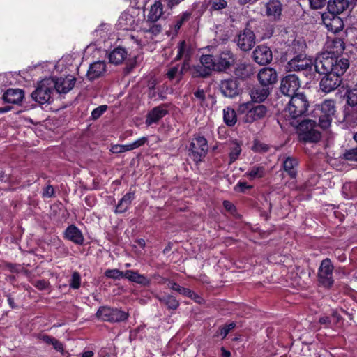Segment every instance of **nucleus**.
Masks as SVG:
<instances>
[{
    "instance_id": "nucleus-1",
    "label": "nucleus",
    "mask_w": 357,
    "mask_h": 357,
    "mask_svg": "<svg viewBox=\"0 0 357 357\" xmlns=\"http://www.w3.org/2000/svg\"><path fill=\"white\" fill-rule=\"evenodd\" d=\"M349 65V61L347 58L333 57L323 54L316 59L314 69L317 73L330 72L342 77Z\"/></svg>"
},
{
    "instance_id": "nucleus-2",
    "label": "nucleus",
    "mask_w": 357,
    "mask_h": 357,
    "mask_svg": "<svg viewBox=\"0 0 357 357\" xmlns=\"http://www.w3.org/2000/svg\"><path fill=\"white\" fill-rule=\"evenodd\" d=\"M335 113V103L333 100H325L320 105H317L310 112V116L318 124V126L325 130L331 126L333 116Z\"/></svg>"
},
{
    "instance_id": "nucleus-3",
    "label": "nucleus",
    "mask_w": 357,
    "mask_h": 357,
    "mask_svg": "<svg viewBox=\"0 0 357 357\" xmlns=\"http://www.w3.org/2000/svg\"><path fill=\"white\" fill-rule=\"evenodd\" d=\"M286 65L288 72H301L309 80L314 79L315 73L313 71L312 60L307 54H301L297 57L289 58Z\"/></svg>"
},
{
    "instance_id": "nucleus-4",
    "label": "nucleus",
    "mask_w": 357,
    "mask_h": 357,
    "mask_svg": "<svg viewBox=\"0 0 357 357\" xmlns=\"http://www.w3.org/2000/svg\"><path fill=\"white\" fill-rule=\"evenodd\" d=\"M310 106L309 100L303 93L291 96L288 107L285 109V116L296 119L304 115Z\"/></svg>"
},
{
    "instance_id": "nucleus-5",
    "label": "nucleus",
    "mask_w": 357,
    "mask_h": 357,
    "mask_svg": "<svg viewBox=\"0 0 357 357\" xmlns=\"http://www.w3.org/2000/svg\"><path fill=\"white\" fill-rule=\"evenodd\" d=\"M318 126L312 118L301 121L298 126V133L301 141L316 143L321 139V133L315 128Z\"/></svg>"
},
{
    "instance_id": "nucleus-6",
    "label": "nucleus",
    "mask_w": 357,
    "mask_h": 357,
    "mask_svg": "<svg viewBox=\"0 0 357 357\" xmlns=\"http://www.w3.org/2000/svg\"><path fill=\"white\" fill-rule=\"evenodd\" d=\"M54 79L50 78L43 79L31 93V98L41 105L49 102L54 91Z\"/></svg>"
},
{
    "instance_id": "nucleus-7",
    "label": "nucleus",
    "mask_w": 357,
    "mask_h": 357,
    "mask_svg": "<svg viewBox=\"0 0 357 357\" xmlns=\"http://www.w3.org/2000/svg\"><path fill=\"white\" fill-rule=\"evenodd\" d=\"M208 146L207 140L202 136H195L189 146V155L195 162H201L206 155Z\"/></svg>"
},
{
    "instance_id": "nucleus-8",
    "label": "nucleus",
    "mask_w": 357,
    "mask_h": 357,
    "mask_svg": "<svg viewBox=\"0 0 357 357\" xmlns=\"http://www.w3.org/2000/svg\"><path fill=\"white\" fill-rule=\"evenodd\" d=\"M334 266L329 258L323 259L318 268L317 278L319 284L326 288H330L334 283Z\"/></svg>"
},
{
    "instance_id": "nucleus-9",
    "label": "nucleus",
    "mask_w": 357,
    "mask_h": 357,
    "mask_svg": "<svg viewBox=\"0 0 357 357\" xmlns=\"http://www.w3.org/2000/svg\"><path fill=\"white\" fill-rule=\"evenodd\" d=\"M97 317L109 322H120L126 321L128 317V313L118 308L100 307L96 313Z\"/></svg>"
},
{
    "instance_id": "nucleus-10",
    "label": "nucleus",
    "mask_w": 357,
    "mask_h": 357,
    "mask_svg": "<svg viewBox=\"0 0 357 357\" xmlns=\"http://www.w3.org/2000/svg\"><path fill=\"white\" fill-rule=\"evenodd\" d=\"M324 75L319 82V90L324 93H330L335 91L342 84V78L330 72L318 73Z\"/></svg>"
},
{
    "instance_id": "nucleus-11",
    "label": "nucleus",
    "mask_w": 357,
    "mask_h": 357,
    "mask_svg": "<svg viewBox=\"0 0 357 357\" xmlns=\"http://www.w3.org/2000/svg\"><path fill=\"white\" fill-rule=\"evenodd\" d=\"M301 83L297 75L289 74L281 80L280 89L282 94L287 96L296 95V92L300 88Z\"/></svg>"
},
{
    "instance_id": "nucleus-12",
    "label": "nucleus",
    "mask_w": 357,
    "mask_h": 357,
    "mask_svg": "<svg viewBox=\"0 0 357 357\" xmlns=\"http://www.w3.org/2000/svg\"><path fill=\"white\" fill-rule=\"evenodd\" d=\"M215 70L219 73H226L236 61L235 55L230 50H225L215 56Z\"/></svg>"
},
{
    "instance_id": "nucleus-13",
    "label": "nucleus",
    "mask_w": 357,
    "mask_h": 357,
    "mask_svg": "<svg viewBox=\"0 0 357 357\" xmlns=\"http://www.w3.org/2000/svg\"><path fill=\"white\" fill-rule=\"evenodd\" d=\"M220 90L224 96L234 98L240 93L239 83L234 77L223 79L220 83Z\"/></svg>"
},
{
    "instance_id": "nucleus-14",
    "label": "nucleus",
    "mask_w": 357,
    "mask_h": 357,
    "mask_svg": "<svg viewBox=\"0 0 357 357\" xmlns=\"http://www.w3.org/2000/svg\"><path fill=\"white\" fill-rule=\"evenodd\" d=\"M321 19L328 31L332 33L340 32L344 28L343 21L337 15L324 13L321 15Z\"/></svg>"
},
{
    "instance_id": "nucleus-15",
    "label": "nucleus",
    "mask_w": 357,
    "mask_h": 357,
    "mask_svg": "<svg viewBox=\"0 0 357 357\" xmlns=\"http://www.w3.org/2000/svg\"><path fill=\"white\" fill-rule=\"evenodd\" d=\"M255 44V36L254 32L245 29L241 31L238 36L237 45L243 51L250 50Z\"/></svg>"
},
{
    "instance_id": "nucleus-16",
    "label": "nucleus",
    "mask_w": 357,
    "mask_h": 357,
    "mask_svg": "<svg viewBox=\"0 0 357 357\" xmlns=\"http://www.w3.org/2000/svg\"><path fill=\"white\" fill-rule=\"evenodd\" d=\"M24 98V91L21 89L10 88L6 90L2 96L5 103L20 105Z\"/></svg>"
},
{
    "instance_id": "nucleus-17",
    "label": "nucleus",
    "mask_w": 357,
    "mask_h": 357,
    "mask_svg": "<svg viewBox=\"0 0 357 357\" xmlns=\"http://www.w3.org/2000/svg\"><path fill=\"white\" fill-rule=\"evenodd\" d=\"M252 55L254 61L260 65L269 63L273 59L271 50L266 45L257 46L253 51Z\"/></svg>"
},
{
    "instance_id": "nucleus-18",
    "label": "nucleus",
    "mask_w": 357,
    "mask_h": 357,
    "mask_svg": "<svg viewBox=\"0 0 357 357\" xmlns=\"http://www.w3.org/2000/svg\"><path fill=\"white\" fill-rule=\"evenodd\" d=\"M307 45L304 40L298 38L294 40L291 44L287 46L286 50V59L292 58L294 56H301V54H306Z\"/></svg>"
},
{
    "instance_id": "nucleus-19",
    "label": "nucleus",
    "mask_w": 357,
    "mask_h": 357,
    "mask_svg": "<svg viewBox=\"0 0 357 357\" xmlns=\"http://www.w3.org/2000/svg\"><path fill=\"white\" fill-rule=\"evenodd\" d=\"M257 77L259 83L263 86L268 87L276 82L278 74L273 68L266 67L259 70Z\"/></svg>"
},
{
    "instance_id": "nucleus-20",
    "label": "nucleus",
    "mask_w": 357,
    "mask_h": 357,
    "mask_svg": "<svg viewBox=\"0 0 357 357\" xmlns=\"http://www.w3.org/2000/svg\"><path fill=\"white\" fill-rule=\"evenodd\" d=\"M76 79L72 76L60 77L54 80V90L59 93H67L75 86Z\"/></svg>"
},
{
    "instance_id": "nucleus-21",
    "label": "nucleus",
    "mask_w": 357,
    "mask_h": 357,
    "mask_svg": "<svg viewBox=\"0 0 357 357\" xmlns=\"http://www.w3.org/2000/svg\"><path fill=\"white\" fill-rule=\"evenodd\" d=\"M266 15L271 20H278L280 19L282 6L278 0H269L265 5Z\"/></svg>"
},
{
    "instance_id": "nucleus-22",
    "label": "nucleus",
    "mask_w": 357,
    "mask_h": 357,
    "mask_svg": "<svg viewBox=\"0 0 357 357\" xmlns=\"http://www.w3.org/2000/svg\"><path fill=\"white\" fill-rule=\"evenodd\" d=\"M106 63L105 61H98L91 63L88 69L86 76L89 80H94L105 73Z\"/></svg>"
},
{
    "instance_id": "nucleus-23",
    "label": "nucleus",
    "mask_w": 357,
    "mask_h": 357,
    "mask_svg": "<svg viewBox=\"0 0 357 357\" xmlns=\"http://www.w3.org/2000/svg\"><path fill=\"white\" fill-rule=\"evenodd\" d=\"M135 17L128 12H123L118 20V26L122 30H132L137 26Z\"/></svg>"
},
{
    "instance_id": "nucleus-24",
    "label": "nucleus",
    "mask_w": 357,
    "mask_h": 357,
    "mask_svg": "<svg viewBox=\"0 0 357 357\" xmlns=\"http://www.w3.org/2000/svg\"><path fill=\"white\" fill-rule=\"evenodd\" d=\"M64 236L66 239L77 245L84 243V239L82 231L74 225H71L66 229Z\"/></svg>"
},
{
    "instance_id": "nucleus-25",
    "label": "nucleus",
    "mask_w": 357,
    "mask_h": 357,
    "mask_svg": "<svg viewBox=\"0 0 357 357\" xmlns=\"http://www.w3.org/2000/svg\"><path fill=\"white\" fill-rule=\"evenodd\" d=\"M268 112V109L265 105H252L250 115L248 117H244L243 121L245 123H252L257 120L264 118Z\"/></svg>"
},
{
    "instance_id": "nucleus-26",
    "label": "nucleus",
    "mask_w": 357,
    "mask_h": 357,
    "mask_svg": "<svg viewBox=\"0 0 357 357\" xmlns=\"http://www.w3.org/2000/svg\"><path fill=\"white\" fill-rule=\"evenodd\" d=\"M167 114V110L164 106H158L150 111L146 116V123L150 126L158 123L162 118Z\"/></svg>"
},
{
    "instance_id": "nucleus-27",
    "label": "nucleus",
    "mask_w": 357,
    "mask_h": 357,
    "mask_svg": "<svg viewBox=\"0 0 357 357\" xmlns=\"http://www.w3.org/2000/svg\"><path fill=\"white\" fill-rule=\"evenodd\" d=\"M349 4L348 0H330L328 2L327 13L338 15L348 8Z\"/></svg>"
},
{
    "instance_id": "nucleus-28",
    "label": "nucleus",
    "mask_w": 357,
    "mask_h": 357,
    "mask_svg": "<svg viewBox=\"0 0 357 357\" xmlns=\"http://www.w3.org/2000/svg\"><path fill=\"white\" fill-rule=\"evenodd\" d=\"M135 192H127L119 201L115 208V213H122L127 211L131 205L132 202L135 199Z\"/></svg>"
},
{
    "instance_id": "nucleus-29",
    "label": "nucleus",
    "mask_w": 357,
    "mask_h": 357,
    "mask_svg": "<svg viewBox=\"0 0 357 357\" xmlns=\"http://www.w3.org/2000/svg\"><path fill=\"white\" fill-rule=\"evenodd\" d=\"M177 54L174 58V61H179L183 59H190L192 52L190 45L185 40L180 41L177 46Z\"/></svg>"
},
{
    "instance_id": "nucleus-30",
    "label": "nucleus",
    "mask_w": 357,
    "mask_h": 357,
    "mask_svg": "<svg viewBox=\"0 0 357 357\" xmlns=\"http://www.w3.org/2000/svg\"><path fill=\"white\" fill-rule=\"evenodd\" d=\"M234 74L238 79H246L253 75L252 67L248 63H238L234 69Z\"/></svg>"
},
{
    "instance_id": "nucleus-31",
    "label": "nucleus",
    "mask_w": 357,
    "mask_h": 357,
    "mask_svg": "<svg viewBox=\"0 0 357 357\" xmlns=\"http://www.w3.org/2000/svg\"><path fill=\"white\" fill-rule=\"evenodd\" d=\"M298 165V160L291 156L287 157L282 163L284 170L292 178L296 176Z\"/></svg>"
},
{
    "instance_id": "nucleus-32",
    "label": "nucleus",
    "mask_w": 357,
    "mask_h": 357,
    "mask_svg": "<svg viewBox=\"0 0 357 357\" xmlns=\"http://www.w3.org/2000/svg\"><path fill=\"white\" fill-rule=\"evenodd\" d=\"M163 14V6L160 1H156L154 4L151 6L149 13L147 16V21L154 23L157 22Z\"/></svg>"
},
{
    "instance_id": "nucleus-33",
    "label": "nucleus",
    "mask_w": 357,
    "mask_h": 357,
    "mask_svg": "<svg viewBox=\"0 0 357 357\" xmlns=\"http://www.w3.org/2000/svg\"><path fill=\"white\" fill-rule=\"evenodd\" d=\"M125 278L143 286H149L151 282L150 280L145 275L139 274L132 270H127L125 271Z\"/></svg>"
},
{
    "instance_id": "nucleus-34",
    "label": "nucleus",
    "mask_w": 357,
    "mask_h": 357,
    "mask_svg": "<svg viewBox=\"0 0 357 357\" xmlns=\"http://www.w3.org/2000/svg\"><path fill=\"white\" fill-rule=\"evenodd\" d=\"M269 95V89L266 86L256 87L250 91L252 100L255 102H261L266 99Z\"/></svg>"
},
{
    "instance_id": "nucleus-35",
    "label": "nucleus",
    "mask_w": 357,
    "mask_h": 357,
    "mask_svg": "<svg viewBox=\"0 0 357 357\" xmlns=\"http://www.w3.org/2000/svg\"><path fill=\"white\" fill-rule=\"evenodd\" d=\"M126 54L127 52L125 49L121 47L116 48L109 54V61L116 65L120 64L126 59Z\"/></svg>"
},
{
    "instance_id": "nucleus-36",
    "label": "nucleus",
    "mask_w": 357,
    "mask_h": 357,
    "mask_svg": "<svg viewBox=\"0 0 357 357\" xmlns=\"http://www.w3.org/2000/svg\"><path fill=\"white\" fill-rule=\"evenodd\" d=\"M223 120L228 126H233L237 121L236 112L234 109L227 107L223 109Z\"/></svg>"
},
{
    "instance_id": "nucleus-37",
    "label": "nucleus",
    "mask_w": 357,
    "mask_h": 357,
    "mask_svg": "<svg viewBox=\"0 0 357 357\" xmlns=\"http://www.w3.org/2000/svg\"><path fill=\"white\" fill-rule=\"evenodd\" d=\"M162 31V26L158 24H152L148 29L144 28L142 32L148 40H153L155 36Z\"/></svg>"
},
{
    "instance_id": "nucleus-38",
    "label": "nucleus",
    "mask_w": 357,
    "mask_h": 357,
    "mask_svg": "<svg viewBox=\"0 0 357 357\" xmlns=\"http://www.w3.org/2000/svg\"><path fill=\"white\" fill-rule=\"evenodd\" d=\"M229 164L235 162L241 153V144L236 141H233L229 144Z\"/></svg>"
},
{
    "instance_id": "nucleus-39",
    "label": "nucleus",
    "mask_w": 357,
    "mask_h": 357,
    "mask_svg": "<svg viewBox=\"0 0 357 357\" xmlns=\"http://www.w3.org/2000/svg\"><path fill=\"white\" fill-rule=\"evenodd\" d=\"M215 56L211 54H204L200 58V63L204 65L208 70L211 71H216L215 70Z\"/></svg>"
},
{
    "instance_id": "nucleus-40",
    "label": "nucleus",
    "mask_w": 357,
    "mask_h": 357,
    "mask_svg": "<svg viewBox=\"0 0 357 357\" xmlns=\"http://www.w3.org/2000/svg\"><path fill=\"white\" fill-rule=\"evenodd\" d=\"M264 175L265 168L262 166H255L245 174V176H248L250 180L261 178Z\"/></svg>"
},
{
    "instance_id": "nucleus-41",
    "label": "nucleus",
    "mask_w": 357,
    "mask_h": 357,
    "mask_svg": "<svg viewBox=\"0 0 357 357\" xmlns=\"http://www.w3.org/2000/svg\"><path fill=\"white\" fill-rule=\"evenodd\" d=\"M211 73V72L202 63L195 66L192 70V76L193 77H206L209 76Z\"/></svg>"
},
{
    "instance_id": "nucleus-42",
    "label": "nucleus",
    "mask_w": 357,
    "mask_h": 357,
    "mask_svg": "<svg viewBox=\"0 0 357 357\" xmlns=\"http://www.w3.org/2000/svg\"><path fill=\"white\" fill-rule=\"evenodd\" d=\"M191 13L190 12H184L181 15L177 16V17L175 20L174 24L173 26V29L175 32H178L181 27L183 26V24L188 21L190 18Z\"/></svg>"
},
{
    "instance_id": "nucleus-43",
    "label": "nucleus",
    "mask_w": 357,
    "mask_h": 357,
    "mask_svg": "<svg viewBox=\"0 0 357 357\" xmlns=\"http://www.w3.org/2000/svg\"><path fill=\"white\" fill-rule=\"evenodd\" d=\"M160 301L165 303L169 309L176 310L179 306L178 301L171 295H166L159 298Z\"/></svg>"
},
{
    "instance_id": "nucleus-44",
    "label": "nucleus",
    "mask_w": 357,
    "mask_h": 357,
    "mask_svg": "<svg viewBox=\"0 0 357 357\" xmlns=\"http://www.w3.org/2000/svg\"><path fill=\"white\" fill-rule=\"evenodd\" d=\"M42 340L47 344L52 345L54 349L56 350L57 351H63V344L56 338L49 335H43L42 337Z\"/></svg>"
},
{
    "instance_id": "nucleus-45",
    "label": "nucleus",
    "mask_w": 357,
    "mask_h": 357,
    "mask_svg": "<svg viewBox=\"0 0 357 357\" xmlns=\"http://www.w3.org/2000/svg\"><path fill=\"white\" fill-rule=\"evenodd\" d=\"M347 103L354 107L357 105V84L347 91Z\"/></svg>"
},
{
    "instance_id": "nucleus-46",
    "label": "nucleus",
    "mask_w": 357,
    "mask_h": 357,
    "mask_svg": "<svg viewBox=\"0 0 357 357\" xmlns=\"http://www.w3.org/2000/svg\"><path fill=\"white\" fill-rule=\"evenodd\" d=\"M356 190V185L351 183L344 184L342 187V194L347 199L354 198L356 196L355 192H351V190Z\"/></svg>"
},
{
    "instance_id": "nucleus-47",
    "label": "nucleus",
    "mask_w": 357,
    "mask_h": 357,
    "mask_svg": "<svg viewBox=\"0 0 357 357\" xmlns=\"http://www.w3.org/2000/svg\"><path fill=\"white\" fill-rule=\"evenodd\" d=\"M105 275L109 278L119 280L125 278V272L121 271L117 268L107 269L105 272Z\"/></svg>"
},
{
    "instance_id": "nucleus-48",
    "label": "nucleus",
    "mask_w": 357,
    "mask_h": 357,
    "mask_svg": "<svg viewBox=\"0 0 357 357\" xmlns=\"http://www.w3.org/2000/svg\"><path fill=\"white\" fill-rule=\"evenodd\" d=\"M81 285V276L80 274L75 271L73 273L71 278L69 281V287L73 289H78Z\"/></svg>"
},
{
    "instance_id": "nucleus-49",
    "label": "nucleus",
    "mask_w": 357,
    "mask_h": 357,
    "mask_svg": "<svg viewBox=\"0 0 357 357\" xmlns=\"http://www.w3.org/2000/svg\"><path fill=\"white\" fill-rule=\"evenodd\" d=\"M253 103L251 102H247L241 103L238 105L237 112L239 114H245L244 117H248L250 115L251 109Z\"/></svg>"
},
{
    "instance_id": "nucleus-50",
    "label": "nucleus",
    "mask_w": 357,
    "mask_h": 357,
    "mask_svg": "<svg viewBox=\"0 0 357 357\" xmlns=\"http://www.w3.org/2000/svg\"><path fill=\"white\" fill-rule=\"evenodd\" d=\"M166 75L169 80H173L174 79L178 77V81H180L179 66L176 65L169 68L167 71Z\"/></svg>"
},
{
    "instance_id": "nucleus-51",
    "label": "nucleus",
    "mask_w": 357,
    "mask_h": 357,
    "mask_svg": "<svg viewBox=\"0 0 357 357\" xmlns=\"http://www.w3.org/2000/svg\"><path fill=\"white\" fill-rule=\"evenodd\" d=\"M178 292L180 294H182L187 297H189L196 301H198V299L200 298V297L197 294H195L194 291H192L190 289L185 288L183 287H178Z\"/></svg>"
},
{
    "instance_id": "nucleus-52",
    "label": "nucleus",
    "mask_w": 357,
    "mask_h": 357,
    "mask_svg": "<svg viewBox=\"0 0 357 357\" xmlns=\"http://www.w3.org/2000/svg\"><path fill=\"white\" fill-rule=\"evenodd\" d=\"M343 158L349 161H357V146L346 150Z\"/></svg>"
},
{
    "instance_id": "nucleus-53",
    "label": "nucleus",
    "mask_w": 357,
    "mask_h": 357,
    "mask_svg": "<svg viewBox=\"0 0 357 357\" xmlns=\"http://www.w3.org/2000/svg\"><path fill=\"white\" fill-rule=\"evenodd\" d=\"M107 106L105 105H100V106L95 108L91 112V118L93 120L98 119L103 114V113L107 110Z\"/></svg>"
},
{
    "instance_id": "nucleus-54",
    "label": "nucleus",
    "mask_w": 357,
    "mask_h": 357,
    "mask_svg": "<svg viewBox=\"0 0 357 357\" xmlns=\"http://www.w3.org/2000/svg\"><path fill=\"white\" fill-rule=\"evenodd\" d=\"M236 326L235 323L231 322L229 324L224 325L222 328H220V335L222 336V338L224 339L228 335L230 331L234 329Z\"/></svg>"
},
{
    "instance_id": "nucleus-55",
    "label": "nucleus",
    "mask_w": 357,
    "mask_h": 357,
    "mask_svg": "<svg viewBox=\"0 0 357 357\" xmlns=\"http://www.w3.org/2000/svg\"><path fill=\"white\" fill-rule=\"evenodd\" d=\"M211 8L213 10H221L226 8L227 3L225 0H211Z\"/></svg>"
},
{
    "instance_id": "nucleus-56",
    "label": "nucleus",
    "mask_w": 357,
    "mask_h": 357,
    "mask_svg": "<svg viewBox=\"0 0 357 357\" xmlns=\"http://www.w3.org/2000/svg\"><path fill=\"white\" fill-rule=\"evenodd\" d=\"M54 196V189L52 185H48L43 191V197H52Z\"/></svg>"
},
{
    "instance_id": "nucleus-57",
    "label": "nucleus",
    "mask_w": 357,
    "mask_h": 357,
    "mask_svg": "<svg viewBox=\"0 0 357 357\" xmlns=\"http://www.w3.org/2000/svg\"><path fill=\"white\" fill-rule=\"evenodd\" d=\"M310 6L314 9L321 8L326 3V0H309Z\"/></svg>"
},
{
    "instance_id": "nucleus-58",
    "label": "nucleus",
    "mask_w": 357,
    "mask_h": 357,
    "mask_svg": "<svg viewBox=\"0 0 357 357\" xmlns=\"http://www.w3.org/2000/svg\"><path fill=\"white\" fill-rule=\"evenodd\" d=\"M148 142V138L146 137H142L132 142V147L134 149H137L140 146H144Z\"/></svg>"
},
{
    "instance_id": "nucleus-59",
    "label": "nucleus",
    "mask_w": 357,
    "mask_h": 357,
    "mask_svg": "<svg viewBox=\"0 0 357 357\" xmlns=\"http://www.w3.org/2000/svg\"><path fill=\"white\" fill-rule=\"evenodd\" d=\"M6 266L7 269L9 270L11 273H19L22 269L20 265L15 264L8 263L6 265Z\"/></svg>"
},
{
    "instance_id": "nucleus-60",
    "label": "nucleus",
    "mask_w": 357,
    "mask_h": 357,
    "mask_svg": "<svg viewBox=\"0 0 357 357\" xmlns=\"http://www.w3.org/2000/svg\"><path fill=\"white\" fill-rule=\"evenodd\" d=\"M254 150L257 152H267L268 151V146L264 144L255 143Z\"/></svg>"
},
{
    "instance_id": "nucleus-61",
    "label": "nucleus",
    "mask_w": 357,
    "mask_h": 357,
    "mask_svg": "<svg viewBox=\"0 0 357 357\" xmlns=\"http://www.w3.org/2000/svg\"><path fill=\"white\" fill-rule=\"evenodd\" d=\"M34 286L39 290H43L47 289L48 282L44 280H39L35 282Z\"/></svg>"
},
{
    "instance_id": "nucleus-62",
    "label": "nucleus",
    "mask_w": 357,
    "mask_h": 357,
    "mask_svg": "<svg viewBox=\"0 0 357 357\" xmlns=\"http://www.w3.org/2000/svg\"><path fill=\"white\" fill-rule=\"evenodd\" d=\"M183 59V62L182 63V66L181 68H179L180 79L182 78L183 72L189 68V64H190L189 63L190 59Z\"/></svg>"
},
{
    "instance_id": "nucleus-63",
    "label": "nucleus",
    "mask_w": 357,
    "mask_h": 357,
    "mask_svg": "<svg viewBox=\"0 0 357 357\" xmlns=\"http://www.w3.org/2000/svg\"><path fill=\"white\" fill-rule=\"evenodd\" d=\"M194 96L197 98L199 99V100H201L202 102L204 101L205 100V98H206V96H205V92L203 89H197L195 93H194Z\"/></svg>"
},
{
    "instance_id": "nucleus-64",
    "label": "nucleus",
    "mask_w": 357,
    "mask_h": 357,
    "mask_svg": "<svg viewBox=\"0 0 357 357\" xmlns=\"http://www.w3.org/2000/svg\"><path fill=\"white\" fill-rule=\"evenodd\" d=\"M333 43L338 48L336 50L337 52H342L344 50V44L342 40H335L333 41Z\"/></svg>"
}]
</instances>
